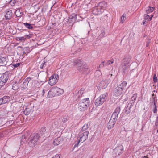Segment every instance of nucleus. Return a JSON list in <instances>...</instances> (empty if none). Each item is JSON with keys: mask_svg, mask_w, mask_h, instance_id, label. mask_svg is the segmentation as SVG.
Returning a JSON list of instances; mask_svg holds the SVG:
<instances>
[{"mask_svg": "<svg viewBox=\"0 0 158 158\" xmlns=\"http://www.w3.org/2000/svg\"><path fill=\"white\" fill-rule=\"evenodd\" d=\"M64 90L63 89L54 87L50 89L48 93L47 97L51 98L55 96H59L63 94Z\"/></svg>", "mask_w": 158, "mask_h": 158, "instance_id": "1", "label": "nucleus"}, {"mask_svg": "<svg viewBox=\"0 0 158 158\" xmlns=\"http://www.w3.org/2000/svg\"><path fill=\"white\" fill-rule=\"evenodd\" d=\"M39 135L37 134H34L31 135L28 139V144L31 147H34L37 144V142L39 138Z\"/></svg>", "mask_w": 158, "mask_h": 158, "instance_id": "2", "label": "nucleus"}, {"mask_svg": "<svg viewBox=\"0 0 158 158\" xmlns=\"http://www.w3.org/2000/svg\"><path fill=\"white\" fill-rule=\"evenodd\" d=\"M89 100L88 98L80 101L78 104V109L81 111H84L89 106Z\"/></svg>", "mask_w": 158, "mask_h": 158, "instance_id": "3", "label": "nucleus"}, {"mask_svg": "<svg viewBox=\"0 0 158 158\" xmlns=\"http://www.w3.org/2000/svg\"><path fill=\"white\" fill-rule=\"evenodd\" d=\"M106 6V3L105 2H100L99 3V6L94 7L92 11L93 14L94 15H98L102 12L103 9L102 7H104Z\"/></svg>", "mask_w": 158, "mask_h": 158, "instance_id": "4", "label": "nucleus"}, {"mask_svg": "<svg viewBox=\"0 0 158 158\" xmlns=\"http://www.w3.org/2000/svg\"><path fill=\"white\" fill-rule=\"evenodd\" d=\"M108 97V94L105 93L100 95L95 101V104L96 106L102 104L107 100Z\"/></svg>", "mask_w": 158, "mask_h": 158, "instance_id": "5", "label": "nucleus"}, {"mask_svg": "<svg viewBox=\"0 0 158 158\" xmlns=\"http://www.w3.org/2000/svg\"><path fill=\"white\" fill-rule=\"evenodd\" d=\"M89 132L85 131V132H80L79 133V136L78 137L79 140L78 143L81 142L82 143L85 141L88 138Z\"/></svg>", "mask_w": 158, "mask_h": 158, "instance_id": "6", "label": "nucleus"}, {"mask_svg": "<svg viewBox=\"0 0 158 158\" xmlns=\"http://www.w3.org/2000/svg\"><path fill=\"white\" fill-rule=\"evenodd\" d=\"M120 111V107L119 106L117 107L115 110L114 112L113 113L110 119L112 120L115 122H116L117 119L118 115Z\"/></svg>", "mask_w": 158, "mask_h": 158, "instance_id": "7", "label": "nucleus"}, {"mask_svg": "<svg viewBox=\"0 0 158 158\" xmlns=\"http://www.w3.org/2000/svg\"><path fill=\"white\" fill-rule=\"evenodd\" d=\"M8 59L5 56H0V66H6V65H9L10 64L8 63Z\"/></svg>", "mask_w": 158, "mask_h": 158, "instance_id": "8", "label": "nucleus"}, {"mask_svg": "<svg viewBox=\"0 0 158 158\" xmlns=\"http://www.w3.org/2000/svg\"><path fill=\"white\" fill-rule=\"evenodd\" d=\"M133 106V102L129 101L127 102V106L125 108V112L126 114H129L131 111V109Z\"/></svg>", "mask_w": 158, "mask_h": 158, "instance_id": "9", "label": "nucleus"}, {"mask_svg": "<svg viewBox=\"0 0 158 158\" xmlns=\"http://www.w3.org/2000/svg\"><path fill=\"white\" fill-rule=\"evenodd\" d=\"M40 133L43 138L48 137L50 135L49 132L46 131V128L45 127H43L41 128L40 131Z\"/></svg>", "mask_w": 158, "mask_h": 158, "instance_id": "10", "label": "nucleus"}, {"mask_svg": "<svg viewBox=\"0 0 158 158\" xmlns=\"http://www.w3.org/2000/svg\"><path fill=\"white\" fill-rule=\"evenodd\" d=\"M77 69L80 72L84 73L85 72H88V67L87 65H83L77 67Z\"/></svg>", "mask_w": 158, "mask_h": 158, "instance_id": "11", "label": "nucleus"}, {"mask_svg": "<svg viewBox=\"0 0 158 158\" xmlns=\"http://www.w3.org/2000/svg\"><path fill=\"white\" fill-rule=\"evenodd\" d=\"M110 79H105L100 82V86L102 88L105 89L107 87L108 84L110 82Z\"/></svg>", "mask_w": 158, "mask_h": 158, "instance_id": "12", "label": "nucleus"}, {"mask_svg": "<svg viewBox=\"0 0 158 158\" xmlns=\"http://www.w3.org/2000/svg\"><path fill=\"white\" fill-rule=\"evenodd\" d=\"M123 92V90L118 86L115 88L114 90V94L116 96H120Z\"/></svg>", "mask_w": 158, "mask_h": 158, "instance_id": "13", "label": "nucleus"}, {"mask_svg": "<svg viewBox=\"0 0 158 158\" xmlns=\"http://www.w3.org/2000/svg\"><path fill=\"white\" fill-rule=\"evenodd\" d=\"M130 64H128L123 61L122 62V70L124 73L129 69Z\"/></svg>", "mask_w": 158, "mask_h": 158, "instance_id": "14", "label": "nucleus"}, {"mask_svg": "<svg viewBox=\"0 0 158 158\" xmlns=\"http://www.w3.org/2000/svg\"><path fill=\"white\" fill-rule=\"evenodd\" d=\"M109 13L106 10H104L103 9L102 12L101 13V19L102 20L106 19H107L108 15L109 14Z\"/></svg>", "mask_w": 158, "mask_h": 158, "instance_id": "15", "label": "nucleus"}, {"mask_svg": "<svg viewBox=\"0 0 158 158\" xmlns=\"http://www.w3.org/2000/svg\"><path fill=\"white\" fill-rule=\"evenodd\" d=\"M77 14L75 13L72 14L69 17L68 21L70 23H71V22H75L77 19Z\"/></svg>", "mask_w": 158, "mask_h": 158, "instance_id": "16", "label": "nucleus"}, {"mask_svg": "<svg viewBox=\"0 0 158 158\" xmlns=\"http://www.w3.org/2000/svg\"><path fill=\"white\" fill-rule=\"evenodd\" d=\"M131 56L130 55H127L124 56V59L122 61V62L123 61L127 63L128 64H130L131 61Z\"/></svg>", "mask_w": 158, "mask_h": 158, "instance_id": "17", "label": "nucleus"}, {"mask_svg": "<svg viewBox=\"0 0 158 158\" xmlns=\"http://www.w3.org/2000/svg\"><path fill=\"white\" fill-rule=\"evenodd\" d=\"M9 77V74L8 73H4L0 77V80L2 81H3L6 83Z\"/></svg>", "mask_w": 158, "mask_h": 158, "instance_id": "18", "label": "nucleus"}, {"mask_svg": "<svg viewBox=\"0 0 158 158\" xmlns=\"http://www.w3.org/2000/svg\"><path fill=\"white\" fill-rule=\"evenodd\" d=\"M114 151L116 155H119L122 153L123 149L121 147H118L114 149Z\"/></svg>", "mask_w": 158, "mask_h": 158, "instance_id": "19", "label": "nucleus"}, {"mask_svg": "<svg viewBox=\"0 0 158 158\" xmlns=\"http://www.w3.org/2000/svg\"><path fill=\"white\" fill-rule=\"evenodd\" d=\"M33 82V80L31 79V78L28 77L24 81L23 83V85H25V87H26V85H30V84L32 83Z\"/></svg>", "mask_w": 158, "mask_h": 158, "instance_id": "20", "label": "nucleus"}, {"mask_svg": "<svg viewBox=\"0 0 158 158\" xmlns=\"http://www.w3.org/2000/svg\"><path fill=\"white\" fill-rule=\"evenodd\" d=\"M115 123L116 122L115 121L110 119L107 125V127L108 129H110L113 128Z\"/></svg>", "mask_w": 158, "mask_h": 158, "instance_id": "21", "label": "nucleus"}, {"mask_svg": "<svg viewBox=\"0 0 158 158\" xmlns=\"http://www.w3.org/2000/svg\"><path fill=\"white\" fill-rule=\"evenodd\" d=\"M58 80L57 79H55V78H53L51 77L50 78L49 81V84L50 85L52 86L55 84L57 82Z\"/></svg>", "mask_w": 158, "mask_h": 158, "instance_id": "22", "label": "nucleus"}, {"mask_svg": "<svg viewBox=\"0 0 158 158\" xmlns=\"http://www.w3.org/2000/svg\"><path fill=\"white\" fill-rule=\"evenodd\" d=\"M12 15V12L11 10L7 11L5 17L6 19H10Z\"/></svg>", "mask_w": 158, "mask_h": 158, "instance_id": "23", "label": "nucleus"}, {"mask_svg": "<svg viewBox=\"0 0 158 158\" xmlns=\"http://www.w3.org/2000/svg\"><path fill=\"white\" fill-rule=\"evenodd\" d=\"M127 82L126 81H123L120 85H119L118 86L120 87L122 90L123 91L125 90V89L127 86Z\"/></svg>", "mask_w": 158, "mask_h": 158, "instance_id": "24", "label": "nucleus"}, {"mask_svg": "<svg viewBox=\"0 0 158 158\" xmlns=\"http://www.w3.org/2000/svg\"><path fill=\"white\" fill-rule=\"evenodd\" d=\"M60 141L61 139L60 137H58L55 139L53 142V145L55 146L58 145L60 143Z\"/></svg>", "mask_w": 158, "mask_h": 158, "instance_id": "25", "label": "nucleus"}, {"mask_svg": "<svg viewBox=\"0 0 158 158\" xmlns=\"http://www.w3.org/2000/svg\"><path fill=\"white\" fill-rule=\"evenodd\" d=\"M155 9L154 7H151L150 6H148L146 10V13L148 14L152 12Z\"/></svg>", "mask_w": 158, "mask_h": 158, "instance_id": "26", "label": "nucleus"}, {"mask_svg": "<svg viewBox=\"0 0 158 158\" xmlns=\"http://www.w3.org/2000/svg\"><path fill=\"white\" fill-rule=\"evenodd\" d=\"M73 63L74 65H77L78 67L81 65V60L79 59H76L74 60Z\"/></svg>", "mask_w": 158, "mask_h": 158, "instance_id": "27", "label": "nucleus"}, {"mask_svg": "<svg viewBox=\"0 0 158 158\" xmlns=\"http://www.w3.org/2000/svg\"><path fill=\"white\" fill-rule=\"evenodd\" d=\"M0 98L1 99L2 102H3V104H5L8 102V98L7 97L4 96L2 98Z\"/></svg>", "mask_w": 158, "mask_h": 158, "instance_id": "28", "label": "nucleus"}, {"mask_svg": "<svg viewBox=\"0 0 158 158\" xmlns=\"http://www.w3.org/2000/svg\"><path fill=\"white\" fill-rule=\"evenodd\" d=\"M19 84L15 83L13 84L12 86V89L14 90H18L19 88Z\"/></svg>", "mask_w": 158, "mask_h": 158, "instance_id": "29", "label": "nucleus"}, {"mask_svg": "<svg viewBox=\"0 0 158 158\" xmlns=\"http://www.w3.org/2000/svg\"><path fill=\"white\" fill-rule=\"evenodd\" d=\"M30 109L28 108H26L23 111L24 114L26 115H28L30 114Z\"/></svg>", "mask_w": 158, "mask_h": 158, "instance_id": "30", "label": "nucleus"}, {"mask_svg": "<svg viewBox=\"0 0 158 158\" xmlns=\"http://www.w3.org/2000/svg\"><path fill=\"white\" fill-rule=\"evenodd\" d=\"M89 127L88 124H85L82 127L81 130L80 132H85V131L87 130Z\"/></svg>", "mask_w": 158, "mask_h": 158, "instance_id": "31", "label": "nucleus"}, {"mask_svg": "<svg viewBox=\"0 0 158 158\" xmlns=\"http://www.w3.org/2000/svg\"><path fill=\"white\" fill-rule=\"evenodd\" d=\"M23 24L28 29H32L33 28L31 24L27 23H24Z\"/></svg>", "mask_w": 158, "mask_h": 158, "instance_id": "32", "label": "nucleus"}, {"mask_svg": "<svg viewBox=\"0 0 158 158\" xmlns=\"http://www.w3.org/2000/svg\"><path fill=\"white\" fill-rule=\"evenodd\" d=\"M137 96V94H134L132 97L131 98V100L130 101H132L133 102V104L134 103V101L136 100Z\"/></svg>", "mask_w": 158, "mask_h": 158, "instance_id": "33", "label": "nucleus"}, {"mask_svg": "<svg viewBox=\"0 0 158 158\" xmlns=\"http://www.w3.org/2000/svg\"><path fill=\"white\" fill-rule=\"evenodd\" d=\"M69 119V117L68 116H64L63 117L62 121L63 123L67 122Z\"/></svg>", "mask_w": 158, "mask_h": 158, "instance_id": "34", "label": "nucleus"}, {"mask_svg": "<svg viewBox=\"0 0 158 158\" xmlns=\"http://www.w3.org/2000/svg\"><path fill=\"white\" fill-rule=\"evenodd\" d=\"M21 12H20V10L19 9H17L15 12V15L17 17H19L21 15Z\"/></svg>", "mask_w": 158, "mask_h": 158, "instance_id": "35", "label": "nucleus"}, {"mask_svg": "<svg viewBox=\"0 0 158 158\" xmlns=\"http://www.w3.org/2000/svg\"><path fill=\"white\" fill-rule=\"evenodd\" d=\"M126 19V15L125 14H124L121 18V22L122 23H123V21Z\"/></svg>", "mask_w": 158, "mask_h": 158, "instance_id": "36", "label": "nucleus"}, {"mask_svg": "<svg viewBox=\"0 0 158 158\" xmlns=\"http://www.w3.org/2000/svg\"><path fill=\"white\" fill-rule=\"evenodd\" d=\"M17 39L18 41H24L26 40V37H25V36L23 37H17Z\"/></svg>", "mask_w": 158, "mask_h": 158, "instance_id": "37", "label": "nucleus"}, {"mask_svg": "<svg viewBox=\"0 0 158 158\" xmlns=\"http://www.w3.org/2000/svg\"><path fill=\"white\" fill-rule=\"evenodd\" d=\"M154 108L153 109V113L154 114H156L157 112V107L156 105V103L155 100H154Z\"/></svg>", "mask_w": 158, "mask_h": 158, "instance_id": "38", "label": "nucleus"}, {"mask_svg": "<svg viewBox=\"0 0 158 158\" xmlns=\"http://www.w3.org/2000/svg\"><path fill=\"white\" fill-rule=\"evenodd\" d=\"M60 121L56 120L55 121V125H57V127H60L61 126H62V125L61 124V123H59Z\"/></svg>", "mask_w": 158, "mask_h": 158, "instance_id": "39", "label": "nucleus"}, {"mask_svg": "<svg viewBox=\"0 0 158 158\" xmlns=\"http://www.w3.org/2000/svg\"><path fill=\"white\" fill-rule=\"evenodd\" d=\"M113 60H108L107 62L105 61V65H108L110 64H112L113 63Z\"/></svg>", "mask_w": 158, "mask_h": 158, "instance_id": "40", "label": "nucleus"}, {"mask_svg": "<svg viewBox=\"0 0 158 158\" xmlns=\"http://www.w3.org/2000/svg\"><path fill=\"white\" fill-rule=\"evenodd\" d=\"M52 77H53V78H55V79H57V80H58L59 79V76L57 74H55L51 76Z\"/></svg>", "mask_w": 158, "mask_h": 158, "instance_id": "41", "label": "nucleus"}, {"mask_svg": "<svg viewBox=\"0 0 158 158\" xmlns=\"http://www.w3.org/2000/svg\"><path fill=\"white\" fill-rule=\"evenodd\" d=\"M46 62H44V63H42L40 66V68L42 69L44 68H45L46 66Z\"/></svg>", "mask_w": 158, "mask_h": 158, "instance_id": "42", "label": "nucleus"}, {"mask_svg": "<svg viewBox=\"0 0 158 158\" xmlns=\"http://www.w3.org/2000/svg\"><path fill=\"white\" fill-rule=\"evenodd\" d=\"M101 74V72L99 70H96L95 73V75L96 76H100Z\"/></svg>", "mask_w": 158, "mask_h": 158, "instance_id": "43", "label": "nucleus"}, {"mask_svg": "<svg viewBox=\"0 0 158 158\" xmlns=\"http://www.w3.org/2000/svg\"><path fill=\"white\" fill-rule=\"evenodd\" d=\"M16 3L15 0H11L10 2V4L11 6H13L15 5V3Z\"/></svg>", "mask_w": 158, "mask_h": 158, "instance_id": "44", "label": "nucleus"}, {"mask_svg": "<svg viewBox=\"0 0 158 158\" xmlns=\"http://www.w3.org/2000/svg\"><path fill=\"white\" fill-rule=\"evenodd\" d=\"M153 80L154 83H156L157 81V78L156 76V74H155L153 76Z\"/></svg>", "mask_w": 158, "mask_h": 158, "instance_id": "45", "label": "nucleus"}, {"mask_svg": "<svg viewBox=\"0 0 158 158\" xmlns=\"http://www.w3.org/2000/svg\"><path fill=\"white\" fill-rule=\"evenodd\" d=\"M6 83L0 80V88H1L2 86L5 85Z\"/></svg>", "mask_w": 158, "mask_h": 158, "instance_id": "46", "label": "nucleus"}, {"mask_svg": "<svg viewBox=\"0 0 158 158\" xmlns=\"http://www.w3.org/2000/svg\"><path fill=\"white\" fill-rule=\"evenodd\" d=\"M33 35L32 34H29L28 35H25V37H26V39H29L31 38L32 37Z\"/></svg>", "mask_w": 158, "mask_h": 158, "instance_id": "47", "label": "nucleus"}, {"mask_svg": "<svg viewBox=\"0 0 158 158\" xmlns=\"http://www.w3.org/2000/svg\"><path fill=\"white\" fill-rule=\"evenodd\" d=\"M150 17L149 15L146 14L144 15V19L148 21V18Z\"/></svg>", "mask_w": 158, "mask_h": 158, "instance_id": "48", "label": "nucleus"}, {"mask_svg": "<svg viewBox=\"0 0 158 158\" xmlns=\"http://www.w3.org/2000/svg\"><path fill=\"white\" fill-rule=\"evenodd\" d=\"M20 64V63H18L16 64H14L13 65V66H14V68H17L19 66Z\"/></svg>", "mask_w": 158, "mask_h": 158, "instance_id": "49", "label": "nucleus"}, {"mask_svg": "<svg viewBox=\"0 0 158 158\" xmlns=\"http://www.w3.org/2000/svg\"><path fill=\"white\" fill-rule=\"evenodd\" d=\"M51 158H60V154H56Z\"/></svg>", "mask_w": 158, "mask_h": 158, "instance_id": "50", "label": "nucleus"}, {"mask_svg": "<svg viewBox=\"0 0 158 158\" xmlns=\"http://www.w3.org/2000/svg\"><path fill=\"white\" fill-rule=\"evenodd\" d=\"M105 61H102L101 63L99 65V67H104V64H103L104 63H105Z\"/></svg>", "mask_w": 158, "mask_h": 158, "instance_id": "51", "label": "nucleus"}, {"mask_svg": "<svg viewBox=\"0 0 158 158\" xmlns=\"http://www.w3.org/2000/svg\"><path fill=\"white\" fill-rule=\"evenodd\" d=\"M155 126L157 127L158 126V117L156 118V120L155 123Z\"/></svg>", "mask_w": 158, "mask_h": 158, "instance_id": "52", "label": "nucleus"}, {"mask_svg": "<svg viewBox=\"0 0 158 158\" xmlns=\"http://www.w3.org/2000/svg\"><path fill=\"white\" fill-rule=\"evenodd\" d=\"M153 15H151V17H149L148 18V21H150L151 20V19H152V17H153Z\"/></svg>", "mask_w": 158, "mask_h": 158, "instance_id": "53", "label": "nucleus"}, {"mask_svg": "<svg viewBox=\"0 0 158 158\" xmlns=\"http://www.w3.org/2000/svg\"><path fill=\"white\" fill-rule=\"evenodd\" d=\"M45 91H46V90H44V89H43V90L42 93V96H43L44 95V94L45 93Z\"/></svg>", "mask_w": 158, "mask_h": 158, "instance_id": "54", "label": "nucleus"}, {"mask_svg": "<svg viewBox=\"0 0 158 158\" xmlns=\"http://www.w3.org/2000/svg\"><path fill=\"white\" fill-rule=\"evenodd\" d=\"M78 93H80V94H82L83 93V91L82 92V89L80 90L78 92Z\"/></svg>", "mask_w": 158, "mask_h": 158, "instance_id": "55", "label": "nucleus"}, {"mask_svg": "<svg viewBox=\"0 0 158 158\" xmlns=\"http://www.w3.org/2000/svg\"><path fill=\"white\" fill-rule=\"evenodd\" d=\"M79 143H78V141L77 143L75 144V145L74 146V148H75V147H76L78 146Z\"/></svg>", "mask_w": 158, "mask_h": 158, "instance_id": "56", "label": "nucleus"}, {"mask_svg": "<svg viewBox=\"0 0 158 158\" xmlns=\"http://www.w3.org/2000/svg\"><path fill=\"white\" fill-rule=\"evenodd\" d=\"M2 104H3V102H2V101L1 100V98H0V105Z\"/></svg>", "mask_w": 158, "mask_h": 158, "instance_id": "57", "label": "nucleus"}, {"mask_svg": "<svg viewBox=\"0 0 158 158\" xmlns=\"http://www.w3.org/2000/svg\"><path fill=\"white\" fill-rule=\"evenodd\" d=\"M23 137L25 139H26V137L24 135H22V138L23 139Z\"/></svg>", "mask_w": 158, "mask_h": 158, "instance_id": "58", "label": "nucleus"}, {"mask_svg": "<svg viewBox=\"0 0 158 158\" xmlns=\"http://www.w3.org/2000/svg\"><path fill=\"white\" fill-rule=\"evenodd\" d=\"M112 75V74H109V75H108V77H111Z\"/></svg>", "mask_w": 158, "mask_h": 158, "instance_id": "59", "label": "nucleus"}, {"mask_svg": "<svg viewBox=\"0 0 158 158\" xmlns=\"http://www.w3.org/2000/svg\"><path fill=\"white\" fill-rule=\"evenodd\" d=\"M146 23V21H143V25H144Z\"/></svg>", "mask_w": 158, "mask_h": 158, "instance_id": "60", "label": "nucleus"}, {"mask_svg": "<svg viewBox=\"0 0 158 158\" xmlns=\"http://www.w3.org/2000/svg\"><path fill=\"white\" fill-rule=\"evenodd\" d=\"M143 158H148V157H147L146 156H144V157H143Z\"/></svg>", "mask_w": 158, "mask_h": 158, "instance_id": "61", "label": "nucleus"}, {"mask_svg": "<svg viewBox=\"0 0 158 158\" xmlns=\"http://www.w3.org/2000/svg\"><path fill=\"white\" fill-rule=\"evenodd\" d=\"M148 46V44H147V47Z\"/></svg>", "mask_w": 158, "mask_h": 158, "instance_id": "62", "label": "nucleus"}, {"mask_svg": "<svg viewBox=\"0 0 158 158\" xmlns=\"http://www.w3.org/2000/svg\"><path fill=\"white\" fill-rule=\"evenodd\" d=\"M21 141H22V139H21Z\"/></svg>", "mask_w": 158, "mask_h": 158, "instance_id": "63", "label": "nucleus"}]
</instances>
